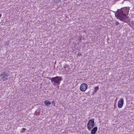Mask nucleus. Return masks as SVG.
Returning <instances> with one entry per match:
<instances>
[{
	"mask_svg": "<svg viewBox=\"0 0 134 134\" xmlns=\"http://www.w3.org/2000/svg\"><path fill=\"white\" fill-rule=\"evenodd\" d=\"M9 76V73L5 71L1 72L0 74V78L3 81H6L8 80V77Z\"/></svg>",
	"mask_w": 134,
	"mask_h": 134,
	"instance_id": "3",
	"label": "nucleus"
},
{
	"mask_svg": "<svg viewBox=\"0 0 134 134\" xmlns=\"http://www.w3.org/2000/svg\"><path fill=\"white\" fill-rule=\"evenodd\" d=\"M48 79L50 80L51 82L53 85H56L57 86L59 85L61 81L62 80V77L57 76L52 78L49 77Z\"/></svg>",
	"mask_w": 134,
	"mask_h": 134,
	"instance_id": "2",
	"label": "nucleus"
},
{
	"mask_svg": "<svg viewBox=\"0 0 134 134\" xmlns=\"http://www.w3.org/2000/svg\"><path fill=\"white\" fill-rule=\"evenodd\" d=\"M52 104L54 106L55 105V103H54V101H53L52 102Z\"/></svg>",
	"mask_w": 134,
	"mask_h": 134,
	"instance_id": "14",
	"label": "nucleus"
},
{
	"mask_svg": "<svg viewBox=\"0 0 134 134\" xmlns=\"http://www.w3.org/2000/svg\"><path fill=\"white\" fill-rule=\"evenodd\" d=\"M87 88V86L86 84L83 83L82 84L80 87V90L82 92L85 91Z\"/></svg>",
	"mask_w": 134,
	"mask_h": 134,
	"instance_id": "5",
	"label": "nucleus"
},
{
	"mask_svg": "<svg viewBox=\"0 0 134 134\" xmlns=\"http://www.w3.org/2000/svg\"><path fill=\"white\" fill-rule=\"evenodd\" d=\"M94 119L90 120L88 122L87 126L88 129L89 130H90L94 126Z\"/></svg>",
	"mask_w": 134,
	"mask_h": 134,
	"instance_id": "4",
	"label": "nucleus"
},
{
	"mask_svg": "<svg viewBox=\"0 0 134 134\" xmlns=\"http://www.w3.org/2000/svg\"><path fill=\"white\" fill-rule=\"evenodd\" d=\"M98 128L97 127H94L91 130V134H95Z\"/></svg>",
	"mask_w": 134,
	"mask_h": 134,
	"instance_id": "7",
	"label": "nucleus"
},
{
	"mask_svg": "<svg viewBox=\"0 0 134 134\" xmlns=\"http://www.w3.org/2000/svg\"><path fill=\"white\" fill-rule=\"evenodd\" d=\"M44 104L47 106H49L51 104V102L48 100H46L44 101Z\"/></svg>",
	"mask_w": 134,
	"mask_h": 134,
	"instance_id": "8",
	"label": "nucleus"
},
{
	"mask_svg": "<svg viewBox=\"0 0 134 134\" xmlns=\"http://www.w3.org/2000/svg\"><path fill=\"white\" fill-rule=\"evenodd\" d=\"M115 1H117V0H115Z\"/></svg>",
	"mask_w": 134,
	"mask_h": 134,
	"instance_id": "17",
	"label": "nucleus"
},
{
	"mask_svg": "<svg viewBox=\"0 0 134 134\" xmlns=\"http://www.w3.org/2000/svg\"><path fill=\"white\" fill-rule=\"evenodd\" d=\"M60 1V0H53L54 2L55 3H58Z\"/></svg>",
	"mask_w": 134,
	"mask_h": 134,
	"instance_id": "9",
	"label": "nucleus"
},
{
	"mask_svg": "<svg viewBox=\"0 0 134 134\" xmlns=\"http://www.w3.org/2000/svg\"><path fill=\"white\" fill-rule=\"evenodd\" d=\"M129 8L125 7L120 9H118L115 14V17L120 20L126 23L127 21V19L129 18L127 16L126 14H128L129 10Z\"/></svg>",
	"mask_w": 134,
	"mask_h": 134,
	"instance_id": "1",
	"label": "nucleus"
},
{
	"mask_svg": "<svg viewBox=\"0 0 134 134\" xmlns=\"http://www.w3.org/2000/svg\"><path fill=\"white\" fill-rule=\"evenodd\" d=\"M1 15H2L1 14H0V18H1Z\"/></svg>",
	"mask_w": 134,
	"mask_h": 134,
	"instance_id": "16",
	"label": "nucleus"
},
{
	"mask_svg": "<svg viewBox=\"0 0 134 134\" xmlns=\"http://www.w3.org/2000/svg\"><path fill=\"white\" fill-rule=\"evenodd\" d=\"M115 24L116 25H118L119 24V23L118 21H116L115 23Z\"/></svg>",
	"mask_w": 134,
	"mask_h": 134,
	"instance_id": "13",
	"label": "nucleus"
},
{
	"mask_svg": "<svg viewBox=\"0 0 134 134\" xmlns=\"http://www.w3.org/2000/svg\"><path fill=\"white\" fill-rule=\"evenodd\" d=\"M131 23L132 25L134 26V21H131Z\"/></svg>",
	"mask_w": 134,
	"mask_h": 134,
	"instance_id": "11",
	"label": "nucleus"
},
{
	"mask_svg": "<svg viewBox=\"0 0 134 134\" xmlns=\"http://www.w3.org/2000/svg\"><path fill=\"white\" fill-rule=\"evenodd\" d=\"M99 88V87L98 86H96V87H95V91H96V90H97Z\"/></svg>",
	"mask_w": 134,
	"mask_h": 134,
	"instance_id": "12",
	"label": "nucleus"
},
{
	"mask_svg": "<svg viewBox=\"0 0 134 134\" xmlns=\"http://www.w3.org/2000/svg\"><path fill=\"white\" fill-rule=\"evenodd\" d=\"M124 104V99L123 98L120 99L118 102V106L119 108H121L123 106Z\"/></svg>",
	"mask_w": 134,
	"mask_h": 134,
	"instance_id": "6",
	"label": "nucleus"
},
{
	"mask_svg": "<svg viewBox=\"0 0 134 134\" xmlns=\"http://www.w3.org/2000/svg\"><path fill=\"white\" fill-rule=\"evenodd\" d=\"M23 130L25 131V130L26 129L25 128H23Z\"/></svg>",
	"mask_w": 134,
	"mask_h": 134,
	"instance_id": "15",
	"label": "nucleus"
},
{
	"mask_svg": "<svg viewBox=\"0 0 134 134\" xmlns=\"http://www.w3.org/2000/svg\"><path fill=\"white\" fill-rule=\"evenodd\" d=\"M69 66L67 65H65L64 67V69H65V70H66V68H69Z\"/></svg>",
	"mask_w": 134,
	"mask_h": 134,
	"instance_id": "10",
	"label": "nucleus"
}]
</instances>
